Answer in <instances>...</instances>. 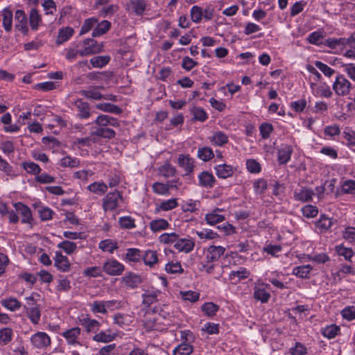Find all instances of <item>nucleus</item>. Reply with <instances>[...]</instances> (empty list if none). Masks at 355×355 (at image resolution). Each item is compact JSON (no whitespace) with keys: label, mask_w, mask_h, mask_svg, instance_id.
<instances>
[{"label":"nucleus","mask_w":355,"mask_h":355,"mask_svg":"<svg viewBox=\"0 0 355 355\" xmlns=\"http://www.w3.org/2000/svg\"><path fill=\"white\" fill-rule=\"evenodd\" d=\"M333 89L339 96H346L350 92L351 83L343 76H339L333 85Z\"/></svg>","instance_id":"f257e3e1"},{"label":"nucleus","mask_w":355,"mask_h":355,"mask_svg":"<svg viewBox=\"0 0 355 355\" xmlns=\"http://www.w3.org/2000/svg\"><path fill=\"white\" fill-rule=\"evenodd\" d=\"M122 200L121 194L116 191L110 192L103 198V209L106 211L107 210H114L119 205V202Z\"/></svg>","instance_id":"f03ea898"},{"label":"nucleus","mask_w":355,"mask_h":355,"mask_svg":"<svg viewBox=\"0 0 355 355\" xmlns=\"http://www.w3.org/2000/svg\"><path fill=\"white\" fill-rule=\"evenodd\" d=\"M103 270L109 275H120L124 270V266L115 259H110L103 266Z\"/></svg>","instance_id":"7ed1b4c3"},{"label":"nucleus","mask_w":355,"mask_h":355,"mask_svg":"<svg viewBox=\"0 0 355 355\" xmlns=\"http://www.w3.org/2000/svg\"><path fill=\"white\" fill-rule=\"evenodd\" d=\"M32 345L37 349H44L51 345V338L45 332L38 331L31 338Z\"/></svg>","instance_id":"20e7f679"},{"label":"nucleus","mask_w":355,"mask_h":355,"mask_svg":"<svg viewBox=\"0 0 355 355\" xmlns=\"http://www.w3.org/2000/svg\"><path fill=\"white\" fill-rule=\"evenodd\" d=\"M15 17L18 21V24L15 25V28L19 31H21L23 34L27 35L28 33V28L26 24L27 16L24 11L22 10H17Z\"/></svg>","instance_id":"39448f33"},{"label":"nucleus","mask_w":355,"mask_h":355,"mask_svg":"<svg viewBox=\"0 0 355 355\" xmlns=\"http://www.w3.org/2000/svg\"><path fill=\"white\" fill-rule=\"evenodd\" d=\"M225 248L222 246L211 245L207 249L206 256L207 261L211 263L217 261L222 255L224 254Z\"/></svg>","instance_id":"423d86ee"},{"label":"nucleus","mask_w":355,"mask_h":355,"mask_svg":"<svg viewBox=\"0 0 355 355\" xmlns=\"http://www.w3.org/2000/svg\"><path fill=\"white\" fill-rule=\"evenodd\" d=\"M75 106L78 110V116L80 119H88L91 114L90 105L88 103L78 99L75 102Z\"/></svg>","instance_id":"0eeeda50"},{"label":"nucleus","mask_w":355,"mask_h":355,"mask_svg":"<svg viewBox=\"0 0 355 355\" xmlns=\"http://www.w3.org/2000/svg\"><path fill=\"white\" fill-rule=\"evenodd\" d=\"M17 213L22 216L21 223H30L33 219L30 208L21 202L15 204Z\"/></svg>","instance_id":"6e6552de"},{"label":"nucleus","mask_w":355,"mask_h":355,"mask_svg":"<svg viewBox=\"0 0 355 355\" xmlns=\"http://www.w3.org/2000/svg\"><path fill=\"white\" fill-rule=\"evenodd\" d=\"M55 266L62 272H68L71 268L68 258L62 255L60 252H55Z\"/></svg>","instance_id":"1a4fd4ad"},{"label":"nucleus","mask_w":355,"mask_h":355,"mask_svg":"<svg viewBox=\"0 0 355 355\" xmlns=\"http://www.w3.org/2000/svg\"><path fill=\"white\" fill-rule=\"evenodd\" d=\"M199 185L211 189L214 186L216 180L214 175L208 171H202L198 175Z\"/></svg>","instance_id":"9d476101"},{"label":"nucleus","mask_w":355,"mask_h":355,"mask_svg":"<svg viewBox=\"0 0 355 355\" xmlns=\"http://www.w3.org/2000/svg\"><path fill=\"white\" fill-rule=\"evenodd\" d=\"M146 6V0H131L128 3L129 10L138 16L143 15Z\"/></svg>","instance_id":"9b49d317"},{"label":"nucleus","mask_w":355,"mask_h":355,"mask_svg":"<svg viewBox=\"0 0 355 355\" xmlns=\"http://www.w3.org/2000/svg\"><path fill=\"white\" fill-rule=\"evenodd\" d=\"M80 331L79 327H73L64 331L62 336L65 338L69 345L79 344L77 338L80 335Z\"/></svg>","instance_id":"f8f14e48"},{"label":"nucleus","mask_w":355,"mask_h":355,"mask_svg":"<svg viewBox=\"0 0 355 355\" xmlns=\"http://www.w3.org/2000/svg\"><path fill=\"white\" fill-rule=\"evenodd\" d=\"M194 162L193 159L190 158L189 155H180L178 157L179 166L185 170V175L191 173L193 171Z\"/></svg>","instance_id":"ddd939ff"},{"label":"nucleus","mask_w":355,"mask_h":355,"mask_svg":"<svg viewBox=\"0 0 355 355\" xmlns=\"http://www.w3.org/2000/svg\"><path fill=\"white\" fill-rule=\"evenodd\" d=\"M334 222H336V220H334L332 218L327 217L326 215L322 214L316 221L315 225L320 232H324L329 230Z\"/></svg>","instance_id":"4468645a"},{"label":"nucleus","mask_w":355,"mask_h":355,"mask_svg":"<svg viewBox=\"0 0 355 355\" xmlns=\"http://www.w3.org/2000/svg\"><path fill=\"white\" fill-rule=\"evenodd\" d=\"M174 247L180 252H189L194 247V243L189 239H180L175 243Z\"/></svg>","instance_id":"2eb2a0df"},{"label":"nucleus","mask_w":355,"mask_h":355,"mask_svg":"<svg viewBox=\"0 0 355 355\" xmlns=\"http://www.w3.org/2000/svg\"><path fill=\"white\" fill-rule=\"evenodd\" d=\"M116 334H112L111 330L101 331L93 336V340L99 343H110L115 339Z\"/></svg>","instance_id":"dca6fc26"},{"label":"nucleus","mask_w":355,"mask_h":355,"mask_svg":"<svg viewBox=\"0 0 355 355\" xmlns=\"http://www.w3.org/2000/svg\"><path fill=\"white\" fill-rule=\"evenodd\" d=\"M216 173L220 178H227L232 175L233 168L232 166L225 164L215 166Z\"/></svg>","instance_id":"f3484780"},{"label":"nucleus","mask_w":355,"mask_h":355,"mask_svg":"<svg viewBox=\"0 0 355 355\" xmlns=\"http://www.w3.org/2000/svg\"><path fill=\"white\" fill-rule=\"evenodd\" d=\"M41 22L42 17L39 14L38 10L35 8H32L29 13V24L31 29L37 31Z\"/></svg>","instance_id":"a211bd4d"},{"label":"nucleus","mask_w":355,"mask_h":355,"mask_svg":"<svg viewBox=\"0 0 355 355\" xmlns=\"http://www.w3.org/2000/svg\"><path fill=\"white\" fill-rule=\"evenodd\" d=\"M3 26L6 32H10L12 27V12L8 8L3 10Z\"/></svg>","instance_id":"6ab92c4d"},{"label":"nucleus","mask_w":355,"mask_h":355,"mask_svg":"<svg viewBox=\"0 0 355 355\" xmlns=\"http://www.w3.org/2000/svg\"><path fill=\"white\" fill-rule=\"evenodd\" d=\"M122 279L125 286L130 288H136L141 282V277L132 272L124 276Z\"/></svg>","instance_id":"aec40b11"},{"label":"nucleus","mask_w":355,"mask_h":355,"mask_svg":"<svg viewBox=\"0 0 355 355\" xmlns=\"http://www.w3.org/2000/svg\"><path fill=\"white\" fill-rule=\"evenodd\" d=\"M24 308L26 309V315L32 323L34 324H38L41 316V312L39 307L31 306L27 308L26 306H24Z\"/></svg>","instance_id":"412c9836"},{"label":"nucleus","mask_w":355,"mask_h":355,"mask_svg":"<svg viewBox=\"0 0 355 355\" xmlns=\"http://www.w3.org/2000/svg\"><path fill=\"white\" fill-rule=\"evenodd\" d=\"M74 31L71 27H66L61 28L58 32V35L56 40L57 44H61L67 41L73 34Z\"/></svg>","instance_id":"4be33fe9"},{"label":"nucleus","mask_w":355,"mask_h":355,"mask_svg":"<svg viewBox=\"0 0 355 355\" xmlns=\"http://www.w3.org/2000/svg\"><path fill=\"white\" fill-rule=\"evenodd\" d=\"M92 135L110 139L115 137V132L111 128L100 126L92 133Z\"/></svg>","instance_id":"5701e85b"},{"label":"nucleus","mask_w":355,"mask_h":355,"mask_svg":"<svg viewBox=\"0 0 355 355\" xmlns=\"http://www.w3.org/2000/svg\"><path fill=\"white\" fill-rule=\"evenodd\" d=\"M110 55L94 56L90 59V63L93 67L103 68L110 62Z\"/></svg>","instance_id":"b1692460"},{"label":"nucleus","mask_w":355,"mask_h":355,"mask_svg":"<svg viewBox=\"0 0 355 355\" xmlns=\"http://www.w3.org/2000/svg\"><path fill=\"white\" fill-rule=\"evenodd\" d=\"M96 107L101 111L116 114H119L122 112L121 108H120L117 105L108 103H98L96 105Z\"/></svg>","instance_id":"393cba45"},{"label":"nucleus","mask_w":355,"mask_h":355,"mask_svg":"<svg viewBox=\"0 0 355 355\" xmlns=\"http://www.w3.org/2000/svg\"><path fill=\"white\" fill-rule=\"evenodd\" d=\"M111 27V24L107 20H103L98 24L96 27L93 30L92 36L98 37L107 33Z\"/></svg>","instance_id":"a878e982"},{"label":"nucleus","mask_w":355,"mask_h":355,"mask_svg":"<svg viewBox=\"0 0 355 355\" xmlns=\"http://www.w3.org/2000/svg\"><path fill=\"white\" fill-rule=\"evenodd\" d=\"M314 194L313 191L308 189H300L298 192L295 191L294 196L295 200L302 202H309L312 200V196Z\"/></svg>","instance_id":"bb28decb"},{"label":"nucleus","mask_w":355,"mask_h":355,"mask_svg":"<svg viewBox=\"0 0 355 355\" xmlns=\"http://www.w3.org/2000/svg\"><path fill=\"white\" fill-rule=\"evenodd\" d=\"M1 304L5 308L15 311L20 309L21 304L15 297H10L1 300Z\"/></svg>","instance_id":"cd10ccee"},{"label":"nucleus","mask_w":355,"mask_h":355,"mask_svg":"<svg viewBox=\"0 0 355 355\" xmlns=\"http://www.w3.org/2000/svg\"><path fill=\"white\" fill-rule=\"evenodd\" d=\"M292 153V149L290 146H286L278 150V161L279 164H286L287 163Z\"/></svg>","instance_id":"c85d7f7f"},{"label":"nucleus","mask_w":355,"mask_h":355,"mask_svg":"<svg viewBox=\"0 0 355 355\" xmlns=\"http://www.w3.org/2000/svg\"><path fill=\"white\" fill-rule=\"evenodd\" d=\"M98 246L103 251L108 252L110 253H113L114 250L119 248L117 243L112 239L101 241L99 243Z\"/></svg>","instance_id":"c756f323"},{"label":"nucleus","mask_w":355,"mask_h":355,"mask_svg":"<svg viewBox=\"0 0 355 355\" xmlns=\"http://www.w3.org/2000/svg\"><path fill=\"white\" fill-rule=\"evenodd\" d=\"M217 211L218 209H216L212 212L206 214L205 220L208 224L214 225L225 220V217L223 215L218 214Z\"/></svg>","instance_id":"7c9ffc66"},{"label":"nucleus","mask_w":355,"mask_h":355,"mask_svg":"<svg viewBox=\"0 0 355 355\" xmlns=\"http://www.w3.org/2000/svg\"><path fill=\"white\" fill-rule=\"evenodd\" d=\"M311 269L310 265L297 266L293 268V274L301 278H309Z\"/></svg>","instance_id":"2f4dec72"},{"label":"nucleus","mask_w":355,"mask_h":355,"mask_svg":"<svg viewBox=\"0 0 355 355\" xmlns=\"http://www.w3.org/2000/svg\"><path fill=\"white\" fill-rule=\"evenodd\" d=\"M191 114L193 116V119L195 121L203 122L207 119L206 112L201 107H193L191 109Z\"/></svg>","instance_id":"473e14b6"},{"label":"nucleus","mask_w":355,"mask_h":355,"mask_svg":"<svg viewBox=\"0 0 355 355\" xmlns=\"http://www.w3.org/2000/svg\"><path fill=\"white\" fill-rule=\"evenodd\" d=\"M85 46H88L94 54H96L103 51V44L98 43L93 39H86L83 41Z\"/></svg>","instance_id":"72a5a7b5"},{"label":"nucleus","mask_w":355,"mask_h":355,"mask_svg":"<svg viewBox=\"0 0 355 355\" xmlns=\"http://www.w3.org/2000/svg\"><path fill=\"white\" fill-rule=\"evenodd\" d=\"M192 352V345L187 343H182L175 348L173 355H190Z\"/></svg>","instance_id":"f704fd0d"},{"label":"nucleus","mask_w":355,"mask_h":355,"mask_svg":"<svg viewBox=\"0 0 355 355\" xmlns=\"http://www.w3.org/2000/svg\"><path fill=\"white\" fill-rule=\"evenodd\" d=\"M211 141L216 146H223L228 141V137L223 132H216L211 139Z\"/></svg>","instance_id":"c9c22d12"},{"label":"nucleus","mask_w":355,"mask_h":355,"mask_svg":"<svg viewBox=\"0 0 355 355\" xmlns=\"http://www.w3.org/2000/svg\"><path fill=\"white\" fill-rule=\"evenodd\" d=\"M198 157L204 162H207L214 157L213 150L209 147L200 148L198 150Z\"/></svg>","instance_id":"e433bc0d"},{"label":"nucleus","mask_w":355,"mask_h":355,"mask_svg":"<svg viewBox=\"0 0 355 355\" xmlns=\"http://www.w3.org/2000/svg\"><path fill=\"white\" fill-rule=\"evenodd\" d=\"M144 263L147 266H153L158 262V257L156 251L148 250L143 257Z\"/></svg>","instance_id":"4c0bfd02"},{"label":"nucleus","mask_w":355,"mask_h":355,"mask_svg":"<svg viewBox=\"0 0 355 355\" xmlns=\"http://www.w3.org/2000/svg\"><path fill=\"white\" fill-rule=\"evenodd\" d=\"M87 189L94 193L102 195L107 191V187L103 182H94L87 187Z\"/></svg>","instance_id":"58836bf2"},{"label":"nucleus","mask_w":355,"mask_h":355,"mask_svg":"<svg viewBox=\"0 0 355 355\" xmlns=\"http://www.w3.org/2000/svg\"><path fill=\"white\" fill-rule=\"evenodd\" d=\"M80 160L71 156H66L61 159L60 166L63 167L76 168L80 166Z\"/></svg>","instance_id":"ea45409f"},{"label":"nucleus","mask_w":355,"mask_h":355,"mask_svg":"<svg viewBox=\"0 0 355 355\" xmlns=\"http://www.w3.org/2000/svg\"><path fill=\"white\" fill-rule=\"evenodd\" d=\"M339 331L340 327L338 326L331 324L324 328L322 330V334L324 337L331 339L336 337Z\"/></svg>","instance_id":"a19ab883"},{"label":"nucleus","mask_w":355,"mask_h":355,"mask_svg":"<svg viewBox=\"0 0 355 355\" xmlns=\"http://www.w3.org/2000/svg\"><path fill=\"white\" fill-rule=\"evenodd\" d=\"M158 291L147 292L142 295L143 304L146 306H150L152 304L157 300Z\"/></svg>","instance_id":"79ce46f5"},{"label":"nucleus","mask_w":355,"mask_h":355,"mask_svg":"<svg viewBox=\"0 0 355 355\" xmlns=\"http://www.w3.org/2000/svg\"><path fill=\"white\" fill-rule=\"evenodd\" d=\"M168 226V223L164 219H158L151 221L150 223V229L153 232H158L162 230H165Z\"/></svg>","instance_id":"37998d69"},{"label":"nucleus","mask_w":355,"mask_h":355,"mask_svg":"<svg viewBox=\"0 0 355 355\" xmlns=\"http://www.w3.org/2000/svg\"><path fill=\"white\" fill-rule=\"evenodd\" d=\"M58 247L63 250L68 254H72L77 248L76 243L69 241H64L60 243Z\"/></svg>","instance_id":"c03bdc74"},{"label":"nucleus","mask_w":355,"mask_h":355,"mask_svg":"<svg viewBox=\"0 0 355 355\" xmlns=\"http://www.w3.org/2000/svg\"><path fill=\"white\" fill-rule=\"evenodd\" d=\"M218 308L219 307L218 305L212 302H206L202 306L201 309L207 315L210 317L215 315L216 313L218 310Z\"/></svg>","instance_id":"a18cd8bd"},{"label":"nucleus","mask_w":355,"mask_h":355,"mask_svg":"<svg viewBox=\"0 0 355 355\" xmlns=\"http://www.w3.org/2000/svg\"><path fill=\"white\" fill-rule=\"evenodd\" d=\"M153 190L157 194L166 195L169 193V186L168 184L156 182L153 184Z\"/></svg>","instance_id":"49530a36"},{"label":"nucleus","mask_w":355,"mask_h":355,"mask_svg":"<svg viewBox=\"0 0 355 355\" xmlns=\"http://www.w3.org/2000/svg\"><path fill=\"white\" fill-rule=\"evenodd\" d=\"M12 336V330L10 328H3L0 330V344L6 345L8 343Z\"/></svg>","instance_id":"de8ad7c7"},{"label":"nucleus","mask_w":355,"mask_h":355,"mask_svg":"<svg viewBox=\"0 0 355 355\" xmlns=\"http://www.w3.org/2000/svg\"><path fill=\"white\" fill-rule=\"evenodd\" d=\"M141 257V251L137 248H129L127 250L125 257L130 261L137 262Z\"/></svg>","instance_id":"09e8293b"},{"label":"nucleus","mask_w":355,"mask_h":355,"mask_svg":"<svg viewBox=\"0 0 355 355\" xmlns=\"http://www.w3.org/2000/svg\"><path fill=\"white\" fill-rule=\"evenodd\" d=\"M303 216L306 218H313L317 216L318 209L315 206L307 205L302 209Z\"/></svg>","instance_id":"8fccbe9b"},{"label":"nucleus","mask_w":355,"mask_h":355,"mask_svg":"<svg viewBox=\"0 0 355 355\" xmlns=\"http://www.w3.org/2000/svg\"><path fill=\"white\" fill-rule=\"evenodd\" d=\"M159 171L160 174L165 178L172 177L176 172L175 168L169 164H166L161 166Z\"/></svg>","instance_id":"3c124183"},{"label":"nucleus","mask_w":355,"mask_h":355,"mask_svg":"<svg viewBox=\"0 0 355 355\" xmlns=\"http://www.w3.org/2000/svg\"><path fill=\"white\" fill-rule=\"evenodd\" d=\"M180 295L184 300L194 302L198 300L200 294L195 291H181Z\"/></svg>","instance_id":"603ef678"},{"label":"nucleus","mask_w":355,"mask_h":355,"mask_svg":"<svg viewBox=\"0 0 355 355\" xmlns=\"http://www.w3.org/2000/svg\"><path fill=\"white\" fill-rule=\"evenodd\" d=\"M324 36L320 31H315L311 33L308 37V41L310 44L320 45L322 44V40Z\"/></svg>","instance_id":"864d4df0"},{"label":"nucleus","mask_w":355,"mask_h":355,"mask_svg":"<svg viewBox=\"0 0 355 355\" xmlns=\"http://www.w3.org/2000/svg\"><path fill=\"white\" fill-rule=\"evenodd\" d=\"M165 269L167 272L171 273V274L182 273L183 272L182 266L179 262L168 263L166 265Z\"/></svg>","instance_id":"5fc2aeb1"},{"label":"nucleus","mask_w":355,"mask_h":355,"mask_svg":"<svg viewBox=\"0 0 355 355\" xmlns=\"http://www.w3.org/2000/svg\"><path fill=\"white\" fill-rule=\"evenodd\" d=\"M178 206L176 198H172L163 201L159 205V209L163 211H168L175 208Z\"/></svg>","instance_id":"6e6d98bb"},{"label":"nucleus","mask_w":355,"mask_h":355,"mask_svg":"<svg viewBox=\"0 0 355 355\" xmlns=\"http://www.w3.org/2000/svg\"><path fill=\"white\" fill-rule=\"evenodd\" d=\"M80 94L85 96L87 98H92L94 100H101L105 98L100 92L93 90H81Z\"/></svg>","instance_id":"4d7b16f0"},{"label":"nucleus","mask_w":355,"mask_h":355,"mask_svg":"<svg viewBox=\"0 0 355 355\" xmlns=\"http://www.w3.org/2000/svg\"><path fill=\"white\" fill-rule=\"evenodd\" d=\"M191 17L193 21L198 23L202 17V10L200 7L194 6L191 9Z\"/></svg>","instance_id":"13d9d810"},{"label":"nucleus","mask_w":355,"mask_h":355,"mask_svg":"<svg viewBox=\"0 0 355 355\" xmlns=\"http://www.w3.org/2000/svg\"><path fill=\"white\" fill-rule=\"evenodd\" d=\"M160 241L164 243L177 242L179 236L176 233H164L160 236Z\"/></svg>","instance_id":"bf43d9fd"},{"label":"nucleus","mask_w":355,"mask_h":355,"mask_svg":"<svg viewBox=\"0 0 355 355\" xmlns=\"http://www.w3.org/2000/svg\"><path fill=\"white\" fill-rule=\"evenodd\" d=\"M24 169L29 173H32L33 175H38L41 168L40 166L34 162H26L24 164Z\"/></svg>","instance_id":"052dcab7"},{"label":"nucleus","mask_w":355,"mask_h":355,"mask_svg":"<svg viewBox=\"0 0 355 355\" xmlns=\"http://www.w3.org/2000/svg\"><path fill=\"white\" fill-rule=\"evenodd\" d=\"M58 284L57 286V291H68L71 288V283L70 281L62 277H60L58 281Z\"/></svg>","instance_id":"680f3d73"},{"label":"nucleus","mask_w":355,"mask_h":355,"mask_svg":"<svg viewBox=\"0 0 355 355\" xmlns=\"http://www.w3.org/2000/svg\"><path fill=\"white\" fill-rule=\"evenodd\" d=\"M96 23L97 19L95 18H89L86 19L81 27L80 34L83 35L89 32Z\"/></svg>","instance_id":"e2e57ef3"},{"label":"nucleus","mask_w":355,"mask_h":355,"mask_svg":"<svg viewBox=\"0 0 355 355\" xmlns=\"http://www.w3.org/2000/svg\"><path fill=\"white\" fill-rule=\"evenodd\" d=\"M91 310L93 313H100L103 314H105L107 312L103 301H94L92 304Z\"/></svg>","instance_id":"0e129e2a"},{"label":"nucleus","mask_w":355,"mask_h":355,"mask_svg":"<svg viewBox=\"0 0 355 355\" xmlns=\"http://www.w3.org/2000/svg\"><path fill=\"white\" fill-rule=\"evenodd\" d=\"M270 296V294L264 289H258L254 293V298L263 303L268 302Z\"/></svg>","instance_id":"69168bd1"},{"label":"nucleus","mask_w":355,"mask_h":355,"mask_svg":"<svg viewBox=\"0 0 355 355\" xmlns=\"http://www.w3.org/2000/svg\"><path fill=\"white\" fill-rule=\"evenodd\" d=\"M246 166L248 170L250 173H257L261 171V165L255 159H248L246 162Z\"/></svg>","instance_id":"338daca9"},{"label":"nucleus","mask_w":355,"mask_h":355,"mask_svg":"<svg viewBox=\"0 0 355 355\" xmlns=\"http://www.w3.org/2000/svg\"><path fill=\"white\" fill-rule=\"evenodd\" d=\"M343 236L349 242L355 241V227L352 226L346 227L343 233Z\"/></svg>","instance_id":"774afa93"}]
</instances>
